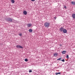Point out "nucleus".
Listing matches in <instances>:
<instances>
[{
  "mask_svg": "<svg viewBox=\"0 0 75 75\" xmlns=\"http://www.w3.org/2000/svg\"><path fill=\"white\" fill-rule=\"evenodd\" d=\"M44 25L45 27L48 28L50 26V23L47 22H46L44 23Z\"/></svg>",
  "mask_w": 75,
  "mask_h": 75,
  "instance_id": "f257e3e1",
  "label": "nucleus"
},
{
  "mask_svg": "<svg viewBox=\"0 0 75 75\" xmlns=\"http://www.w3.org/2000/svg\"><path fill=\"white\" fill-rule=\"evenodd\" d=\"M16 47L17 48H18V49L20 48H23V47L22 46L20 45H17L16 46Z\"/></svg>",
  "mask_w": 75,
  "mask_h": 75,
  "instance_id": "f03ea898",
  "label": "nucleus"
},
{
  "mask_svg": "<svg viewBox=\"0 0 75 75\" xmlns=\"http://www.w3.org/2000/svg\"><path fill=\"white\" fill-rule=\"evenodd\" d=\"M7 21H8L10 22L12 21V19L11 18H8L6 20Z\"/></svg>",
  "mask_w": 75,
  "mask_h": 75,
  "instance_id": "7ed1b4c3",
  "label": "nucleus"
},
{
  "mask_svg": "<svg viewBox=\"0 0 75 75\" xmlns=\"http://www.w3.org/2000/svg\"><path fill=\"white\" fill-rule=\"evenodd\" d=\"M27 26L28 27H31V26H32V24L30 23H28L27 24Z\"/></svg>",
  "mask_w": 75,
  "mask_h": 75,
  "instance_id": "20e7f679",
  "label": "nucleus"
},
{
  "mask_svg": "<svg viewBox=\"0 0 75 75\" xmlns=\"http://www.w3.org/2000/svg\"><path fill=\"white\" fill-rule=\"evenodd\" d=\"M63 33H67V30L65 29H64L63 30Z\"/></svg>",
  "mask_w": 75,
  "mask_h": 75,
  "instance_id": "39448f33",
  "label": "nucleus"
},
{
  "mask_svg": "<svg viewBox=\"0 0 75 75\" xmlns=\"http://www.w3.org/2000/svg\"><path fill=\"white\" fill-rule=\"evenodd\" d=\"M23 13L25 15H27V12L26 11H24L23 12Z\"/></svg>",
  "mask_w": 75,
  "mask_h": 75,
  "instance_id": "423d86ee",
  "label": "nucleus"
},
{
  "mask_svg": "<svg viewBox=\"0 0 75 75\" xmlns=\"http://www.w3.org/2000/svg\"><path fill=\"white\" fill-rule=\"evenodd\" d=\"M71 4H72V5H75V1H73L71 2Z\"/></svg>",
  "mask_w": 75,
  "mask_h": 75,
  "instance_id": "0eeeda50",
  "label": "nucleus"
},
{
  "mask_svg": "<svg viewBox=\"0 0 75 75\" xmlns=\"http://www.w3.org/2000/svg\"><path fill=\"white\" fill-rule=\"evenodd\" d=\"M59 30H61V31H63V30H64V28L62 27H61L59 29Z\"/></svg>",
  "mask_w": 75,
  "mask_h": 75,
  "instance_id": "6e6552de",
  "label": "nucleus"
},
{
  "mask_svg": "<svg viewBox=\"0 0 75 75\" xmlns=\"http://www.w3.org/2000/svg\"><path fill=\"white\" fill-rule=\"evenodd\" d=\"M72 17L73 18H75V14H72Z\"/></svg>",
  "mask_w": 75,
  "mask_h": 75,
  "instance_id": "1a4fd4ad",
  "label": "nucleus"
},
{
  "mask_svg": "<svg viewBox=\"0 0 75 75\" xmlns=\"http://www.w3.org/2000/svg\"><path fill=\"white\" fill-rule=\"evenodd\" d=\"M28 31H29V32L30 33H32V32H33V30L30 29H29V30H28Z\"/></svg>",
  "mask_w": 75,
  "mask_h": 75,
  "instance_id": "9d476101",
  "label": "nucleus"
},
{
  "mask_svg": "<svg viewBox=\"0 0 75 75\" xmlns=\"http://www.w3.org/2000/svg\"><path fill=\"white\" fill-rule=\"evenodd\" d=\"M54 57H57L58 55V53H54Z\"/></svg>",
  "mask_w": 75,
  "mask_h": 75,
  "instance_id": "9b49d317",
  "label": "nucleus"
},
{
  "mask_svg": "<svg viewBox=\"0 0 75 75\" xmlns=\"http://www.w3.org/2000/svg\"><path fill=\"white\" fill-rule=\"evenodd\" d=\"M62 54H64L66 53V51H63L62 52Z\"/></svg>",
  "mask_w": 75,
  "mask_h": 75,
  "instance_id": "f8f14e48",
  "label": "nucleus"
},
{
  "mask_svg": "<svg viewBox=\"0 0 75 75\" xmlns=\"http://www.w3.org/2000/svg\"><path fill=\"white\" fill-rule=\"evenodd\" d=\"M11 2L12 3H14L15 2L14 0H11Z\"/></svg>",
  "mask_w": 75,
  "mask_h": 75,
  "instance_id": "ddd939ff",
  "label": "nucleus"
},
{
  "mask_svg": "<svg viewBox=\"0 0 75 75\" xmlns=\"http://www.w3.org/2000/svg\"><path fill=\"white\" fill-rule=\"evenodd\" d=\"M25 61L26 62H27V61H28V59H25Z\"/></svg>",
  "mask_w": 75,
  "mask_h": 75,
  "instance_id": "4468645a",
  "label": "nucleus"
},
{
  "mask_svg": "<svg viewBox=\"0 0 75 75\" xmlns=\"http://www.w3.org/2000/svg\"><path fill=\"white\" fill-rule=\"evenodd\" d=\"M58 74H61V73L59 72V73H56L55 74L56 75H58Z\"/></svg>",
  "mask_w": 75,
  "mask_h": 75,
  "instance_id": "2eb2a0df",
  "label": "nucleus"
},
{
  "mask_svg": "<svg viewBox=\"0 0 75 75\" xmlns=\"http://www.w3.org/2000/svg\"><path fill=\"white\" fill-rule=\"evenodd\" d=\"M66 57L68 59L69 58V56H68V55H67Z\"/></svg>",
  "mask_w": 75,
  "mask_h": 75,
  "instance_id": "dca6fc26",
  "label": "nucleus"
},
{
  "mask_svg": "<svg viewBox=\"0 0 75 75\" xmlns=\"http://www.w3.org/2000/svg\"><path fill=\"white\" fill-rule=\"evenodd\" d=\"M19 35H20V36H21V35H22V34L21 33H20L19 34Z\"/></svg>",
  "mask_w": 75,
  "mask_h": 75,
  "instance_id": "f3484780",
  "label": "nucleus"
},
{
  "mask_svg": "<svg viewBox=\"0 0 75 75\" xmlns=\"http://www.w3.org/2000/svg\"><path fill=\"white\" fill-rule=\"evenodd\" d=\"M29 72H32V70H30L29 71Z\"/></svg>",
  "mask_w": 75,
  "mask_h": 75,
  "instance_id": "a211bd4d",
  "label": "nucleus"
},
{
  "mask_svg": "<svg viewBox=\"0 0 75 75\" xmlns=\"http://www.w3.org/2000/svg\"><path fill=\"white\" fill-rule=\"evenodd\" d=\"M61 58H59L58 59H57V60H59V61H60V60H61Z\"/></svg>",
  "mask_w": 75,
  "mask_h": 75,
  "instance_id": "6ab92c4d",
  "label": "nucleus"
},
{
  "mask_svg": "<svg viewBox=\"0 0 75 75\" xmlns=\"http://www.w3.org/2000/svg\"><path fill=\"white\" fill-rule=\"evenodd\" d=\"M62 61L63 62H65V60L64 59H62Z\"/></svg>",
  "mask_w": 75,
  "mask_h": 75,
  "instance_id": "aec40b11",
  "label": "nucleus"
},
{
  "mask_svg": "<svg viewBox=\"0 0 75 75\" xmlns=\"http://www.w3.org/2000/svg\"><path fill=\"white\" fill-rule=\"evenodd\" d=\"M35 0H31V1H35Z\"/></svg>",
  "mask_w": 75,
  "mask_h": 75,
  "instance_id": "412c9836",
  "label": "nucleus"
},
{
  "mask_svg": "<svg viewBox=\"0 0 75 75\" xmlns=\"http://www.w3.org/2000/svg\"><path fill=\"white\" fill-rule=\"evenodd\" d=\"M64 8H66L67 7L66 6H64Z\"/></svg>",
  "mask_w": 75,
  "mask_h": 75,
  "instance_id": "4be33fe9",
  "label": "nucleus"
},
{
  "mask_svg": "<svg viewBox=\"0 0 75 75\" xmlns=\"http://www.w3.org/2000/svg\"><path fill=\"white\" fill-rule=\"evenodd\" d=\"M54 19H55V20H56V18H57V17H54Z\"/></svg>",
  "mask_w": 75,
  "mask_h": 75,
  "instance_id": "5701e85b",
  "label": "nucleus"
},
{
  "mask_svg": "<svg viewBox=\"0 0 75 75\" xmlns=\"http://www.w3.org/2000/svg\"><path fill=\"white\" fill-rule=\"evenodd\" d=\"M60 45V46L61 47V46H62V45H61V44H60V45Z\"/></svg>",
  "mask_w": 75,
  "mask_h": 75,
  "instance_id": "b1692460",
  "label": "nucleus"
}]
</instances>
